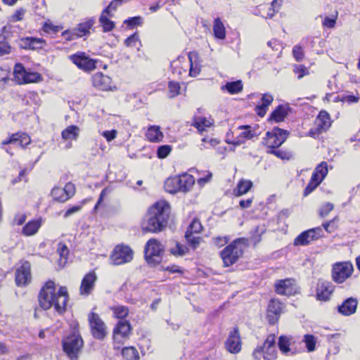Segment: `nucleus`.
Listing matches in <instances>:
<instances>
[{
	"mask_svg": "<svg viewBox=\"0 0 360 360\" xmlns=\"http://www.w3.org/2000/svg\"><path fill=\"white\" fill-rule=\"evenodd\" d=\"M68 300L67 288L60 287L56 292L55 283L51 281L45 283L39 295V302L42 309L47 310L54 307L58 314H63L66 310Z\"/></svg>",
	"mask_w": 360,
	"mask_h": 360,
	"instance_id": "1",
	"label": "nucleus"
},
{
	"mask_svg": "<svg viewBox=\"0 0 360 360\" xmlns=\"http://www.w3.org/2000/svg\"><path fill=\"white\" fill-rule=\"evenodd\" d=\"M169 215V205L165 200H160L152 205L146 215L142 229L146 232L157 233L167 226Z\"/></svg>",
	"mask_w": 360,
	"mask_h": 360,
	"instance_id": "2",
	"label": "nucleus"
},
{
	"mask_svg": "<svg viewBox=\"0 0 360 360\" xmlns=\"http://www.w3.org/2000/svg\"><path fill=\"white\" fill-rule=\"evenodd\" d=\"M172 73L181 77L187 73L192 77H197L201 71V60L197 52H190L188 57L179 56L171 63Z\"/></svg>",
	"mask_w": 360,
	"mask_h": 360,
	"instance_id": "3",
	"label": "nucleus"
},
{
	"mask_svg": "<svg viewBox=\"0 0 360 360\" xmlns=\"http://www.w3.org/2000/svg\"><path fill=\"white\" fill-rule=\"evenodd\" d=\"M248 245L245 238H238L227 245L220 253L224 266H230L238 262Z\"/></svg>",
	"mask_w": 360,
	"mask_h": 360,
	"instance_id": "4",
	"label": "nucleus"
},
{
	"mask_svg": "<svg viewBox=\"0 0 360 360\" xmlns=\"http://www.w3.org/2000/svg\"><path fill=\"white\" fill-rule=\"evenodd\" d=\"M194 183L193 176L185 173L168 178L165 182V189L170 193L187 192L193 187Z\"/></svg>",
	"mask_w": 360,
	"mask_h": 360,
	"instance_id": "5",
	"label": "nucleus"
},
{
	"mask_svg": "<svg viewBox=\"0 0 360 360\" xmlns=\"http://www.w3.org/2000/svg\"><path fill=\"white\" fill-rule=\"evenodd\" d=\"M276 337L274 335L267 336L262 345H258L252 352L255 360H274L276 358Z\"/></svg>",
	"mask_w": 360,
	"mask_h": 360,
	"instance_id": "6",
	"label": "nucleus"
},
{
	"mask_svg": "<svg viewBox=\"0 0 360 360\" xmlns=\"http://www.w3.org/2000/svg\"><path fill=\"white\" fill-rule=\"evenodd\" d=\"M164 246L156 239H150L146 244L144 253L147 262L152 265L159 264L162 258Z\"/></svg>",
	"mask_w": 360,
	"mask_h": 360,
	"instance_id": "7",
	"label": "nucleus"
},
{
	"mask_svg": "<svg viewBox=\"0 0 360 360\" xmlns=\"http://www.w3.org/2000/svg\"><path fill=\"white\" fill-rule=\"evenodd\" d=\"M83 340L77 331H74L63 341V350L72 360H76L82 347Z\"/></svg>",
	"mask_w": 360,
	"mask_h": 360,
	"instance_id": "8",
	"label": "nucleus"
},
{
	"mask_svg": "<svg viewBox=\"0 0 360 360\" xmlns=\"http://www.w3.org/2000/svg\"><path fill=\"white\" fill-rule=\"evenodd\" d=\"M353 271L354 267L351 262H336L333 265L331 272L332 279L336 283H342L352 276Z\"/></svg>",
	"mask_w": 360,
	"mask_h": 360,
	"instance_id": "9",
	"label": "nucleus"
},
{
	"mask_svg": "<svg viewBox=\"0 0 360 360\" xmlns=\"http://www.w3.org/2000/svg\"><path fill=\"white\" fill-rule=\"evenodd\" d=\"M134 257L133 250L127 245H117L110 255V262L112 265H122L130 262Z\"/></svg>",
	"mask_w": 360,
	"mask_h": 360,
	"instance_id": "10",
	"label": "nucleus"
},
{
	"mask_svg": "<svg viewBox=\"0 0 360 360\" xmlns=\"http://www.w3.org/2000/svg\"><path fill=\"white\" fill-rule=\"evenodd\" d=\"M88 321L93 337L100 340H103L107 335V327L100 316L91 311L88 315Z\"/></svg>",
	"mask_w": 360,
	"mask_h": 360,
	"instance_id": "11",
	"label": "nucleus"
},
{
	"mask_svg": "<svg viewBox=\"0 0 360 360\" xmlns=\"http://www.w3.org/2000/svg\"><path fill=\"white\" fill-rule=\"evenodd\" d=\"M327 174L328 165L326 162H322L313 172L310 181L304 189V195H307L312 192L321 183Z\"/></svg>",
	"mask_w": 360,
	"mask_h": 360,
	"instance_id": "12",
	"label": "nucleus"
},
{
	"mask_svg": "<svg viewBox=\"0 0 360 360\" xmlns=\"http://www.w3.org/2000/svg\"><path fill=\"white\" fill-rule=\"evenodd\" d=\"M288 134L287 131L275 127L271 131L266 133L264 144L271 149L276 148L286 140Z\"/></svg>",
	"mask_w": 360,
	"mask_h": 360,
	"instance_id": "13",
	"label": "nucleus"
},
{
	"mask_svg": "<svg viewBox=\"0 0 360 360\" xmlns=\"http://www.w3.org/2000/svg\"><path fill=\"white\" fill-rule=\"evenodd\" d=\"M131 329V325L129 321H120L117 323L113 330L115 348H120V346L124 343V340L128 338Z\"/></svg>",
	"mask_w": 360,
	"mask_h": 360,
	"instance_id": "14",
	"label": "nucleus"
},
{
	"mask_svg": "<svg viewBox=\"0 0 360 360\" xmlns=\"http://www.w3.org/2000/svg\"><path fill=\"white\" fill-rule=\"evenodd\" d=\"M71 61L77 65V67L85 72L94 70L96 65V60L90 58L84 52H77V53L70 56Z\"/></svg>",
	"mask_w": 360,
	"mask_h": 360,
	"instance_id": "15",
	"label": "nucleus"
},
{
	"mask_svg": "<svg viewBox=\"0 0 360 360\" xmlns=\"http://www.w3.org/2000/svg\"><path fill=\"white\" fill-rule=\"evenodd\" d=\"M321 227L309 229L300 233L294 240L295 245H307L311 242L318 240L323 236Z\"/></svg>",
	"mask_w": 360,
	"mask_h": 360,
	"instance_id": "16",
	"label": "nucleus"
},
{
	"mask_svg": "<svg viewBox=\"0 0 360 360\" xmlns=\"http://www.w3.org/2000/svg\"><path fill=\"white\" fill-rule=\"evenodd\" d=\"M94 24V20L93 19H89L86 22L79 23L77 27L70 31H64L63 32V36L70 41L77 37H82L89 33V30L92 27Z\"/></svg>",
	"mask_w": 360,
	"mask_h": 360,
	"instance_id": "17",
	"label": "nucleus"
},
{
	"mask_svg": "<svg viewBox=\"0 0 360 360\" xmlns=\"http://www.w3.org/2000/svg\"><path fill=\"white\" fill-rule=\"evenodd\" d=\"M75 193V185L69 182L63 188L54 187L51 191V195L54 200L64 202L72 198Z\"/></svg>",
	"mask_w": 360,
	"mask_h": 360,
	"instance_id": "18",
	"label": "nucleus"
},
{
	"mask_svg": "<svg viewBox=\"0 0 360 360\" xmlns=\"http://www.w3.org/2000/svg\"><path fill=\"white\" fill-rule=\"evenodd\" d=\"M335 290L334 285L327 281L320 279L316 284V299L320 301H328Z\"/></svg>",
	"mask_w": 360,
	"mask_h": 360,
	"instance_id": "19",
	"label": "nucleus"
},
{
	"mask_svg": "<svg viewBox=\"0 0 360 360\" xmlns=\"http://www.w3.org/2000/svg\"><path fill=\"white\" fill-rule=\"evenodd\" d=\"M225 347L228 352L232 354H237L241 350V338L237 328H234L233 330L230 332L225 342Z\"/></svg>",
	"mask_w": 360,
	"mask_h": 360,
	"instance_id": "20",
	"label": "nucleus"
},
{
	"mask_svg": "<svg viewBox=\"0 0 360 360\" xmlns=\"http://www.w3.org/2000/svg\"><path fill=\"white\" fill-rule=\"evenodd\" d=\"M31 281L30 264L28 262H23L16 269L15 283L18 286H25Z\"/></svg>",
	"mask_w": 360,
	"mask_h": 360,
	"instance_id": "21",
	"label": "nucleus"
},
{
	"mask_svg": "<svg viewBox=\"0 0 360 360\" xmlns=\"http://www.w3.org/2000/svg\"><path fill=\"white\" fill-rule=\"evenodd\" d=\"M275 290L279 295H293L296 292L295 281L291 278L279 280L275 284Z\"/></svg>",
	"mask_w": 360,
	"mask_h": 360,
	"instance_id": "22",
	"label": "nucleus"
},
{
	"mask_svg": "<svg viewBox=\"0 0 360 360\" xmlns=\"http://www.w3.org/2000/svg\"><path fill=\"white\" fill-rule=\"evenodd\" d=\"M31 142L30 136L22 132H18L13 134L8 139H4L2 141L3 145L13 144L17 146H20L24 148L25 146L29 145Z\"/></svg>",
	"mask_w": 360,
	"mask_h": 360,
	"instance_id": "23",
	"label": "nucleus"
},
{
	"mask_svg": "<svg viewBox=\"0 0 360 360\" xmlns=\"http://www.w3.org/2000/svg\"><path fill=\"white\" fill-rule=\"evenodd\" d=\"M97 276L96 274L93 271H91L86 274L83 278L79 292L82 295L87 296L92 292L95 283L96 281Z\"/></svg>",
	"mask_w": 360,
	"mask_h": 360,
	"instance_id": "24",
	"label": "nucleus"
},
{
	"mask_svg": "<svg viewBox=\"0 0 360 360\" xmlns=\"http://www.w3.org/2000/svg\"><path fill=\"white\" fill-rule=\"evenodd\" d=\"M282 310V303L277 300L269 302L267 309V319L271 324H274L278 319Z\"/></svg>",
	"mask_w": 360,
	"mask_h": 360,
	"instance_id": "25",
	"label": "nucleus"
},
{
	"mask_svg": "<svg viewBox=\"0 0 360 360\" xmlns=\"http://www.w3.org/2000/svg\"><path fill=\"white\" fill-rule=\"evenodd\" d=\"M357 304L356 299L347 298L340 305L338 306V311L342 316H350L356 312Z\"/></svg>",
	"mask_w": 360,
	"mask_h": 360,
	"instance_id": "26",
	"label": "nucleus"
},
{
	"mask_svg": "<svg viewBox=\"0 0 360 360\" xmlns=\"http://www.w3.org/2000/svg\"><path fill=\"white\" fill-rule=\"evenodd\" d=\"M111 78L101 72H97L92 77V84L96 88L108 91L111 88Z\"/></svg>",
	"mask_w": 360,
	"mask_h": 360,
	"instance_id": "27",
	"label": "nucleus"
},
{
	"mask_svg": "<svg viewBox=\"0 0 360 360\" xmlns=\"http://www.w3.org/2000/svg\"><path fill=\"white\" fill-rule=\"evenodd\" d=\"M46 44L45 40L41 38L25 37L20 41V46L25 49H41Z\"/></svg>",
	"mask_w": 360,
	"mask_h": 360,
	"instance_id": "28",
	"label": "nucleus"
},
{
	"mask_svg": "<svg viewBox=\"0 0 360 360\" xmlns=\"http://www.w3.org/2000/svg\"><path fill=\"white\" fill-rule=\"evenodd\" d=\"M238 129L242 130V131L239 134L238 137L231 143L233 145H240L245 140H250L256 136L255 131L252 130L251 127L249 125H242Z\"/></svg>",
	"mask_w": 360,
	"mask_h": 360,
	"instance_id": "29",
	"label": "nucleus"
},
{
	"mask_svg": "<svg viewBox=\"0 0 360 360\" xmlns=\"http://www.w3.org/2000/svg\"><path fill=\"white\" fill-rule=\"evenodd\" d=\"M146 137L150 142L159 143L162 141L164 135L159 126L152 125L148 128Z\"/></svg>",
	"mask_w": 360,
	"mask_h": 360,
	"instance_id": "30",
	"label": "nucleus"
},
{
	"mask_svg": "<svg viewBox=\"0 0 360 360\" xmlns=\"http://www.w3.org/2000/svg\"><path fill=\"white\" fill-rule=\"evenodd\" d=\"M112 16V15L110 13V11H108V8H105L100 16L99 22L103 31L105 32L111 31L115 27L114 22L108 18Z\"/></svg>",
	"mask_w": 360,
	"mask_h": 360,
	"instance_id": "31",
	"label": "nucleus"
},
{
	"mask_svg": "<svg viewBox=\"0 0 360 360\" xmlns=\"http://www.w3.org/2000/svg\"><path fill=\"white\" fill-rule=\"evenodd\" d=\"M273 100V96L269 94H264L262 96L261 103L256 107V111L259 116L264 117L265 115L267 108L271 104Z\"/></svg>",
	"mask_w": 360,
	"mask_h": 360,
	"instance_id": "32",
	"label": "nucleus"
},
{
	"mask_svg": "<svg viewBox=\"0 0 360 360\" xmlns=\"http://www.w3.org/2000/svg\"><path fill=\"white\" fill-rule=\"evenodd\" d=\"M80 129L76 125H70L63 130L61 136L63 140L71 141L77 140L79 137Z\"/></svg>",
	"mask_w": 360,
	"mask_h": 360,
	"instance_id": "33",
	"label": "nucleus"
},
{
	"mask_svg": "<svg viewBox=\"0 0 360 360\" xmlns=\"http://www.w3.org/2000/svg\"><path fill=\"white\" fill-rule=\"evenodd\" d=\"M213 33L214 37L219 40H224L226 37V28L219 18L214 20Z\"/></svg>",
	"mask_w": 360,
	"mask_h": 360,
	"instance_id": "34",
	"label": "nucleus"
},
{
	"mask_svg": "<svg viewBox=\"0 0 360 360\" xmlns=\"http://www.w3.org/2000/svg\"><path fill=\"white\" fill-rule=\"evenodd\" d=\"M291 338L287 336H281L278 340V347L281 352L283 354L286 355H292L295 354V352H293L291 346Z\"/></svg>",
	"mask_w": 360,
	"mask_h": 360,
	"instance_id": "35",
	"label": "nucleus"
},
{
	"mask_svg": "<svg viewBox=\"0 0 360 360\" xmlns=\"http://www.w3.org/2000/svg\"><path fill=\"white\" fill-rule=\"evenodd\" d=\"M252 182L250 180L241 179L233 190L235 195L240 196L247 193L252 187Z\"/></svg>",
	"mask_w": 360,
	"mask_h": 360,
	"instance_id": "36",
	"label": "nucleus"
},
{
	"mask_svg": "<svg viewBox=\"0 0 360 360\" xmlns=\"http://www.w3.org/2000/svg\"><path fill=\"white\" fill-rule=\"evenodd\" d=\"M41 226V221L39 219L30 221L23 227L22 233L27 236L34 235L38 231Z\"/></svg>",
	"mask_w": 360,
	"mask_h": 360,
	"instance_id": "37",
	"label": "nucleus"
},
{
	"mask_svg": "<svg viewBox=\"0 0 360 360\" xmlns=\"http://www.w3.org/2000/svg\"><path fill=\"white\" fill-rule=\"evenodd\" d=\"M316 125L319 129L326 130L330 126V118L326 111H321L316 120Z\"/></svg>",
	"mask_w": 360,
	"mask_h": 360,
	"instance_id": "38",
	"label": "nucleus"
},
{
	"mask_svg": "<svg viewBox=\"0 0 360 360\" xmlns=\"http://www.w3.org/2000/svg\"><path fill=\"white\" fill-rule=\"evenodd\" d=\"M212 124L213 121L211 119H207L205 117L198 116L194 118L193 126L196 127L200 132L206 131Z\"/></svg>",
	"mask_w": 360,
	"mask_h": 360,
	"instance_id": "39",
	"label": "nucleus"
},
{
	"mask_svg": "<svg viewBox=\"0 0 360 360\" xmlns=\"http://www.w3.org/2000/svg\"><path fill=\"white\" fill-rule=\"evenodd\" d=\"M221 90H226L231 94H238L243 90V83L240 80L227 82L221 87Z\"/></svg>",
	"mask_w": 360,
	"mask_h": 360,
	"instance_id": "40",
	"label": "nucleus"
},
{
	"mask_svg": "<svg viewBox=\"0 0 360 360\" xmlns=\"http://www.w3.org/2000/svg\"><path fill=\"white\" fill-rule=\"evenodd\" d=\"M27 70L20 63H17L14 67L13 75L14 79L19 84H25V78L26 77Z\"/></svg>",
	"mask_w": 360,
	"mask_h": 360,
	"instance_id": "41",
	"label": "nucleus"
},
{
	"mask_svg": "<svg viewBox=\"0 0 360 360\" xmlns=\"http://www.w3.org/2000/svg\"><path fill=\"white\" fill-rule=\"evenodd\" d=\"M57 252L60 257L59 265L63 267L68 261L69 250L65 244L60 243L58 244Z\"/></svg>",
	"mask_w": 360,
	"mask_h": 360,
	"instance_id": "42",
	"label": "nucleus"
},
{
	"mask_svg": "<svg viewBox=\"0 0 360 360\" xmlns=\"http://www.w3.org/2000/svg\"><path fill=\"white\" fill-rule=\"evenodd\" d=\"M113 316L117 319H124L129 314V309L123 305L117 304L110 307Z\"/></svg>",
	"mask_w": 360,
	"mask_h": 360,
	"instance_id": "43",
	"label": "nucleus"
},
{
	"mask_svg": "<svg viewBox=\"0 0 360 360\" xmlns=\"http://www.w3.org/2000/svg\"><path fill=\"white\" fill-rule=\"evenodd\" d=\"M169 252L174 256H184L188 252V248L179 242H174V246L170 247Z\"/></svg>",
	"mask_w": 360,
	"mask_h": 360,
	"instance_id": "44",
	"label": "nucleus"
},
{
	"mask_svg": "<svg viewBox=\"0 0 360 360\" xmlns=\"http://www.w3.org/2000/svg\"><path fill=\"white\" fill-rule=\"evenodd\" d=\"M124 44L127 47L136 48L139 51L141 46V43L139 39V37L136 33H134L127 38L124 41Z\"/></svg>",
	"mask_w": 360,
	"mask_h": 360,
	"instance_id": "45",
	"label": "nucleus"
},
{
	"mask_svg": "<svg viewBox=\"0 0 360 360\" xmlns=\"http://www.w3.org/2000/svg\"><path fill=\"white\" fill-rule=\"evenodd\" d=\"M122 356L127 360H139V353L133 347H124L122 351Z\"/></svg>",
	"mask_w": 360,
	"mask_h": 360,
	"instance_id": "46",
	"label": "nucleus"
},
{
	"mask_svg": "<svg viewBox=\"0 0 360 360\" xmlns=\"http://www.w3.org/2000/svg\"><path fill=\"white\" fill-rule=\"evenodd\" d=\"M287 115L285 109L282 106H278L271 113V118L276 122H282Z\"/></svg>",
	"mask_w": 360,
	"mask_h": 360,
	"instance_id": "47",
	"label": "nucleus"
},
{
	"mask_svg": "<svg viewBox=\"0 0 360 360\" xmlns=\"http://www.w3.org/2000/svg\"><path fill=\"white\" fill-rule=\"evenodd\" d=\"M302 341L305 343L309 352L315 350L316 340L314 335L309 334L304 335Z\"/></svg>",
	"mask_w": 360,
	"mask_h": 360,
	"instance_id": "48",
	"label": "nucleus"
},
{
	"mask_svg": "<svg viewBox=\"0 0 360 360\" xmlns=\"http://www.w3.org/2000/svg\"><path fill=\"white\" fill-rule=\"evenodd\" d=\"M185 238L187 243L193 250L199 246L201 241V238L199 236H195L190 232H186Z\"/></svg>",
	"mask_w": 360,
	"mask_h": 360,
	"instance_id": "49",
	"label": "nucleus"
},
{
	"mask_svg": "<svg viewBox=\"0 0 360 360\" xmlns=\"http://www.w3.org/2000/svg\"><path fill=\"white\" fill-rule=\"evenodd\" d=\"M293 72L295 74L297 75L298 79H300L304 76L308 75L309 74L308 68L303 65H295L293 66Z\"/></svg>",
	"mask_w": 360,
	"mask_h": 360,
	"instance_id": "50",
	"label": "nucleus"
},
{
	"mask_svg": "<svg viewBox=\"0 0 360 360\" xmlns=\"http://www.w3.org/2000/svg\"><path fill=\"white\" fill-rule=\"evenodd\" d=\"M25 80V84L39 82L41 80V76L37 72H27Z\"/></svg>",
	"mask_w": 360,
	"mask_h": 360,
	"instance_id": "51",
	"label": "nucleus"
},
{
	"mask_svg": "<svg viewBox=\"0 0 360 360\" xmlns=\"http://www.w3.org/2000/svg\"><path fill=\"white\" fill-rule=\"evenodd\" d=\"M202 230V225L199 220L194 219L189 225L186 232H190L191 234L198 233Z\"/></svg>",
	"mask_w": 360,
	"mask_h": 360,
	"instance_id": "52",
	"label": "nucleus"
},
{
	"mask_svg": "<svg viewBox=\"0 0 360 360\" xmlns=\"http://www.w3.org/2000/svg\"><path fill=\"white\" fill-rule=\"evenodd\" d=\"M11 51V46L8 44L7 41H6L5 37L2 34H0V55L3 56L5 54H7Z\"/></svg>",
	"mask_w": 360,
	"mask_h": 360,
	"instance_id": "53",
	"label": "nucleus"
},
{
	"mask_svg": "<svg viewBox=\"0 0 360 360\" xmlns=\"http://www.w3.org/2000/svg\"><path fill=\"white\" fill-rule=\"evenodd\" d=\"M172 147L169 145H163L158 147L157 155L159 158H165L171 152Z\"/></svg>",
	"mask_w": 360,
	"mask_h": 360,
	"instance_id": "54",
	"label": "nucleus"
},
{
	"mask_svg": "<svg viewBox=\"0 0 360 360\" xmlns=\"http://www.w3.org/2000/svg\"><path fill=\"white\" fill-rule=\"evenodd\" d=\"M269 153L274 154L282 160H289L292 157V155L290 153L281 150H276V148L271 149L270 151H269Z\"/></svg>",
	"mask_w": 360,
	"mask_h": 360,
	"instance_id": "55",
	"label": "nucleus"
},
{
	"mask_svg": "<svg viewBox=\"0 0 360 360\" xmlns=\"http://www.w3.org/2000/svg\"><path fill=\"white\" fill-rule=\"evenodd\" d=\"M86 200H84L79 205H75L69 208L65 213L64 217L65 218L70 217V215L79 212L81 210L83 205L86 203Z\"/></svg>",
	"mask_w": 360,
	"mask_h": 360,
	"instance_id": "56",
	"label": "nucleus"
},
{
	"mask_svg": "<svg viewBox=\"0 0 360 360\" xmlns=\"http://www.w3.org/2000/svg\"><path fill=\"white\" fill-rule=\"evenodd\" d=\"M168 88L170 94V97H174L179 94L180 86L178 82H169L168 84Z\"/></svg>",
	"mask_w": 360,
	"mask_h": 360,
	"instance_id": "57",
	"label": "nucleus"
},
{
	"mask_svg": "<svg viewBox=\"0 0 360 360\" xmlns=\"http://www.w3.org/2000/svg\"><path fill=\"white\" fill-rule=\"evenodd\" d=\"M292 54L295 59L298 62L302 61L304 56L303 49L299 45H297L293 48Z\"/></svg>",
	"mask_w": 360,
	"mask_h": 360,
	"instance_id": "58",
	"label": "nucleus"
},
{
	"mask_svg": "<svg viewBox=\"0 0 360 360\" xmlns=\"http://www.w3.org/2000/svg\"><path fill=\"white\" fill-rule=\"evenodd\" d=\"M333 205L330 202H326L323 204L321 207L320 208L319 211V215L321 217H326L329 212L333 210Z\"/></svg>",
	"mask_w": 360,
	"mask_h": 360,
	"instance_id": "59",
	"label": "nucleus"
},
{
	"mask_svg": "<svg viewBox=\"0 0 360 360\" xmlns=\"http://www.w3.org/2000/svg\"><path fill=\"white\" fill-rule=\"evenodd\" d=\"M143 22V18L140 16H136L133 18H130L127 20H124V23L128 25L129 26H135L141 25Z\"/></svg>",
	"mask_w": 360,
	"mask_h": 360,
	"instance_id": "60",
	"label": "nucleus"
},
{
	"mask_svg": "<svg viewBox=\"0 0 360 360\" xmlns=\"http://www.w3.org/2000/svg\"><path fill=\"white\" fill-rule=\"evenodd\" d=\"M111 191H112V189L110 188L109 187H106L104 189H103V191H101V193L100 194L98 202L94 207L95 210H96L98 209V207H99V205L101 204L102 201L103 200L104 197L105 195H107L108 194H109L111 192Z\"/></svg>",
	"mask_w": 360,
	"mask_h": 360,
	"instance_id": "61",
	"label": "nucleus"
},
{
	"mask_svg": "<svg viewBox=\"0 0 360 360\" xmlns=\"http://www.w3.org/2000/svg\"><path fill=\"white\" fill-rule=\"evenodd\" d=\"M117 131L115 129L110 131H105L102 132V136L105 137L107 141L110 142L115 139L117 136Z\"/></svg>",
	"mask_w": 360,
	"mask_h": 360,
	"instance_id": "62",
	"label": "nucleus"
},
{
	"mask_svg": "<svg viewBox=\"0 0 360 360\" xmlns=\"http://www.w3.org/2000/svg\"><path fill=\"white\" fill-rule=\"evenodd\" d=\"M281 5V3L278 1V0H274L271 4V6L273 8V11L272 13H268L266 18H272L274 15L275 13L278 11Z\"/></svg>",
	"mask_w": 360,
	"mask_h": 360,
	"instance_id": "63",
	"label": "nucleus"
},
{
	"mask_svg": "<svg viewBox=\"0 0 360 360\" xmlns=\"http://www.w3.org/2000/svg\"><path fill=\"white\" fill-rule=\"evenodd\" d=\"M336 20L335 18L326 17L323 21V25L328 28H333L335 25Z\"/></svg>",
	"mask_w": 360,
	"mask_h": 360,
	"instance_id": "64",
	"label": "nucleus"
}]
</instances>
